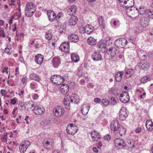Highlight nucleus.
<instances>
[{
	"label": "nucleus",
	"mask_w": 153,
	"mask_h": 153,
	"mask_svg": "<svg viewBox=\"0 0 153 153\" xmlns=\"http://www.w3.org/2000/svg\"><path fill=\"white\" fill-rule=\"evenodd\" d=\"M10 48H11V45L10 43H8L6 48L5 49L4 52L7 54L9 53L10 52Z\"/></svg>",
	"instance_id": "nucleus-44"
},
{
	"label": "nucleus",
	"mask_w": 153,
	"mask_h": 153,
	"mask_svg": "<svg viewBox=\"0 0 153 153\" xmlns=\"http://www.w3.org/2000/svg\"><path fill=\"white\" fill-rule=\"evenodd\" d=\"M27 78L26 77H24L22 79V81L23 83H25L27 80Z\"/></svg>",
	"instance_id": "nucleus-61"
},
{
	"label": "nucleus",
	"mask_w": 153,
	"mask_h": 153,
	"mask_svg": "<svg viewBox=\"0 0 153 153\" xmlns=\"http://www.w3.org/2000/svg\"><path fill=\"white\" fill-rule=\"evenodd\" d=\"M111 23L114 26H119L120 25L119 21L118 20L114 19L111 22Z\"/></svg>",
	"instance_id": "nucleus-47"
},
{
	"label": "nucleus",
	"mask_w": 153,
	"mask_h": 153,
	"mask_svg": "<svg viewBox=\"0 0 153 153\" xmlns=\"http://www.w3.org/2000/svg\"><path fill=\"white\" fill-rule=\"evenodd\" d=\"M76 10V7L75 5L71 6L68 10L67 13L69 15H73Z\"/></svg>",
	"instance_id": "nucleus-27"
},
{
	"label": "nucleus",
	"mask_w": 153,
	"mask_h": 153,
	"mask_svg": "<svg viewBox=\"0 0 153 153\" xmlns=\"http://www.w3.org/2000/svg\"><path fill=\"white\" fill-rule=\"evenodd\" d=\"M123 74L122 71L118 72L115 76V79L116 81L119 82L122 79V76Z\"/></svg>",
	"instance_id": "nucleus-32"
},
{
	"label": "nucleus",
	"mask_w": 153,
	"mask_h": 153,
	"mask_svg": "<svg viewBox=\"0 0 153 153\" xmlns=\"http://www.w3.org/2000/svg\"><path fill=\"white\" fill-rule=\"evenodd\" d=\"M93 27L89 25H86L84 27V32L88 34L91 33L93 31Z\"/></svg>",
	"instance_id": "nucleus-28"
},
{
	"label": "nucleus",
	"mask_w": 153,
	"mask_h": 153,
	"mask_svg": "<svg viewBox=\"0 0 153 153\" xmlns=\"http://www.w3.org/2000/svg\"><path fill=\"white\" fill-rule=\"evenodd\" d=\"M133 70L132 69H128L126 72L125 76L126 78H128L131 77L133 73Z\"/></svg>",
	"instance_id": "nucleus-39"
},
{
	"label": "nucleus",
	"mask_w": 153,
	"mask_h": 153,
	"mask_svg": "<svg viewBox=\"0 0 153 153\" xmlns=\"http://www.w3.org/2000/svg\"><path fill=\"white\" fill-rule=\"evenodd\" d=\"M109 101L106 99H103L101 100V103L105 107L108 106L109 105Z\"/></svg>",
	"instance_id": "nucleus-48"
},
{
	"label": "nucleus",
	"mask_w": 153,
	"mask_h": 153,
	"mask_svg": "<svg viewBox=\"0 0 153 153\" xmlns=\"http://www.w3.org/2000/svg\"><path fill=\"white\" fill-rule=\"evenodd\" d=\"M27 148L25 147L24 145L21 143L19 147V149L20 152L21 153H24L25 152Z\"/></svg>",
	"instance_id": "nucleus-42"
},
{
	"label": "nucleus",
	"mask_w": 153,
	"mask_h": 153,
	"mask_svg": "<svg viewBox=\"0 0 153 153\" xmlns=\"http://www.w3.org/2000/svg\"><path fill=\"white\" fill-rule=\"evenodd\" d=\"M146 126L148 130L152 131L153 130V122L151 120H148L146 122Z\"/></svg>",
	"instance_id": "nucleus-25"
},
{
	"label": "nucleus",
	"mask_w": 153,
	"mask_h": 153,
	"mask_svg": "<svg viewBox=\"0 0 153 153\" xmlns=\"http://www.w3.org/2000/svg\"><path fill=\"white\" fill-rule=\"evenodd\" d=\"M45 38L46 39L48 40H50L52 38L51 34L49 32H46L45 35Z\"/></svg>",
	"instance_id": "nucleus-46"
},
{
	"label": "nucleus",
	"mask_w": 153,
	"mask_h": 153,
	"mask_svg": "<svg viewBox=\"0 0 153 153\" xmlns=\"http://www.w3.org/2000/svg\"><path fill=\"white\" fill-rule=\"evenodd\" d=\"M68 99L70 100L71 103L74 104H77L79 101V97L76 94H73L71 97H68Z\"/></svg>",
	"instance_id": "nucleus-23"
},
{
	"label": "nucleus",
	"mask_w": 153,
	"mask_h": 153,
	"mask_svg": "<svg viewBox=\"0 0 153 153\" xmlns=\"http://www.w3.org/2000/svg\"><path fill=\"white\" fill-rule=\"evenodd\" d=\"M139 68L141 70H144L145 69H147L149 67V63L147 62L142 63V62L139 63Z\"/></svg>",
	"instance_id": "nucleus-31"
},
{
	"label": "nucleus",
	"mask_w": 153,
	"mask_h": 153,
	"mask_svg": "<svg viewBox=\"0 0 153 153\" xmlns=\"http://www.w3.org/2000/svg\"><path fill=\"white\" fill-rule=\"evenodd\" d=\"M91 135L93 140L94 141H98L101 138V136L99 133L95 131H92Z\"/></svg>",
	"instance_id": "nucleus-16"
},
{
	"label": "nucleus",
	"mask_w": 153,
	"mask_h": 153,
	"mask_svg": "<svg viewBox=\"0 0 153 153\" xmlns=\"http://www.w3.org/2000/svg\"><path fill=\"white\" fill-rule=\"evenodd\" d=\"M37 84L36 82H33L30 83V88L31 89L33 90L35 88H37Z\"/></svg>",
	"instance_id": "nucleus-43"
},
{
	"label": "nucleus",
	"mask_w": 153,
	"mask_h": 153,
	"mask_svg": "<svg viewBox=\"0 0 153 153\" xmlns=\"http://www.w3.org/2000/svg\"><path fill=\"white\" fill-rule=\"evenodd\" d=\"M90 106L87 104H84L81 107V111L84 115H86L88 113Z\"/></svg>",
	"instance_id": "nucleus-24"
},
{
	"label": "nucleus",
	"mask_w": 153,
	"mask_h": 153,
	"mask_svg": "<svg viewBox=\"0 0 153 153\" xmlns=\"http://www.w3.org/2000/svg\"><path fill=\"white\" fill-rule=\"evenodd\" d=\"M52 64L54 67H58L61 63L60 59L57 57H54L52 61Z\"/></svg>",
	"instance_id": "nucleus-21"
},
{
	"label": "nucleus",
	"mask_w": 153,
	"mask_h": 153,
	"mask_svg": "<svg viewBox=\"0 0 153 153\" xmlns=\"http://www.w3.org/2000/svg\"><path fill=\"white\" fill-rule=\"evenodd\" d=\"M78 18L75 16H71L69 20V23L70 25H74L77 22Z\"/></svg>",
	"instance_id": "nucleus-29"
},
{
	"label": "nucleus",
	"mask_w": 153,
	"mask_h": 153,
	"mask_svg": "<svg viewBox=\"0 0 153 153\" xmlns=\"http://www.w3.org/2000/svg\"><path fill=\"white\" fill-rule=\"evenodd\" d=\"M69 43L68 42H63L59 47V49L63 52L68 53L69 52Z\"/></svg>",
	"instance_id": "nucleus-10"
},
{
	"label": "nucleus",
	"mask_w": 153,
	"mask_h": 153,
	"mask_svg": "<svg viewBox=\"0 0 153 153\" xmlns=\"http://www.w3.org/2000/svg\"><path fill=\"white\" fill-rule=\"evenodd\" d=\"M69 41L71 42H76L79 40V38L77 35L75 34H71L68 36Z\"/></svg>",
	"instance_id": "nucleus-18"
},
{
	"label": "nucleus",
	"mask_w": 153,
	"mask_h": 153,
	"mask_svg": "<svg viewBox=\"0 0 153 153\" xmlns=\"http://www.w3.org/2000/svg\"><path fill=\"white\" fill-rule=\"evenodd\" d=\"M53 112L55 117H60L63 116L65 112V110L62 106H57L53 108Z\"/></svg>",
	"instance_id": "nucleus-3"
},
{
	"label": "nucleus",
	"mask_w": 153,
	"mask_h": 153,
	"mask_svg": "<svg viewBox=\"0 0 153 153\" xmlns=\"http://www.w3.org/2000/svg\"><path fill=\"white\" fill-rule=\"evenodd\" d=\"M94 101L96 103H99L101 102V100L99 98H94Z\"/></svg>",
	"instance_id": "nucleus-58"
},
{
	"label": "nucleus",
	"mask_w": 153,
	"mask_h": 153,
	"mask_svg": "<svg viewBox=\"0 0 153 153\" xmlns=\"http://www.w3.org/2000/svg\"><path fill=\"white\" fill-rule=\"evenodd\" d=\"M118 2L121 7L125 8L126 10L131 8L134 5V0H118Z\"/></svg>",
	"instance_id": "nucleus-1"
},
{
	"label": "nucleus",
	"mask_w": 153,
	"mask_h": 153,
	"mask_svg": "<svg viewBox=\"0 0 153 153\" xmlns=\"http://www.w3.org/2000/svg\"><path fill=\"white\" fill-rule=\"evenodd\" d=\"M36 9L35 5L32 2L28 3L27 4L25 8V15L27 17H30L31 15H28V11L30 10L32 13H34Z\"/></svg>",
	"instance_id": "nucleus-5"
},
{
	"label": "nucleus",
	"mask_w": 153,
	"mask_h": 153,
	"mask_svg": "<svg viewBox=\"0 0 153 153\" xmlns=\"http://www.w3.org/2000/svg\"><path fill=\"white\" fill-rule=\"evenodd\" d=\"M141 129L140 128H137L135 130L136 133H139L141 131Z\"/></svg>",
	"instance_id": "nucleus-64"
},
{
	"label": "nucleus",
	"mask_w": 153,
	"mask_h": 153,
	"mask_svg": "<svg viewBox=\"0 0 153 153\" xmlns=\"http://www.w3.org/2000/svg\"><path fill=\"white\" fill-rule=\"evenodd\" d=\"M106 45L103 42H99L98 44V48H99L100 51H105L106 50V47H105Z\"/></svg>",
	"instance_id": "nucleus-40"
},
{
	"label": "nucleus",
	"mask_w": 153,
	"mask_h": 153,
	"mask_svg": "<svg viewBox=\"0 0 153 153\" xmlns=\"http://www.w3.org/2000/svg\"><path fill=\"white\" fill-rule=\"evenodd\" d=\"M65 30V27L62 28L61 27V28L59 29V32L60 33H62L64 32Z\"/></svg>",
	"instance_id": "nucleus-60"
},
{
	"label": "nucleus",
	"mask_w": 153,
	"mask_h": 153,
	"mask_svg": "<svg viewBox=\"0 0 153 153\" xmlns=\"http://www.w3.org/2000/svg\"><path fill=\"white\" fill-rule=\"evenodd\" d=\"M43 59V55L38 54L35 56V61L37 64L40 65L42 63Z\"/></svg>",
	"instance_id": "nucleus-19"
},
{
	"label": "nucleus",
	"mask_w": 153,
	"mask_h": 153,
	"mask_svg": "<svg viewBox=\"0 0 153 153\" xmlns=\"http://www.w3.org/2000/svg\"><path fill=\"white\" fill-rule=\"evenodd\" d=\"M104 139L105 140L108 141L110 139V136L109 135H106L104 137Z\"/></svg>",
	"instance_id": "nucleus-59"
},
{
	"label": "nucleus",
	"mask_w": 153,
	"mask_h": 153,
	"mask_svg": "<svg viewBox=\"0 0 153 153\" xmlns=\"http://www.w3.org/2000/svg\"><path fill=\"white\" fill-rule=\"evenodd\" d=\"M66 98L67 99L68 97H64L63 104L65 106L66 108L68 110L70 109V102L69 101V99H66Z\"/></svg>",
	"instance_id": "nucleus-35"
},
{
	"label": "nucleus",
	"mask_w": 153,
	"mask_h": 153,
	"mask_svg": "<svg viewBox=\"0 0 153 153\" xmlns=\"http://www.w3.org/2000/svg\"><path fill=\"white\" fill-rule=\"evenodd\" d=\"M120 100L123 103L128 102L129 100V97L128 94L127 92H125L123 94H121L120 95Z\"/></svg>",
	"instance_id": "nucleus-12"
},
{
	"label": "nucleus",
	"mask_w": 153,
	"mask_h": 153,
	"mask_svg": "<svg viewBox=\"0 0 153 153\" xmlns=\"http://www.w3.org/2000/svg\"><path fill=\"white\" fill-rule=\"evenodd\" d=\"M138 14L143 15L145 13H146L147 10H146L145 7L143 6H140L137 9Z\"/></svg>",
	"instance_id": "nucleus-33"
},
{
	"label": "nucleus",
	"mask_w": 153,
	"mask_h": 153,
	"mask_svg": "<svg viewBox=\"0 0 153 153\" xmlns=\"http://www.w3.org/2000/svg\"><path fill=\"white\" fill-rule=\"evenodd\" d=\"M126 12L127 15L132 19H135L138 16L137 8L133 7L127 8L126 10Z\"/></svg>",
	"instance_id": "nucleus-4"
},
{
	"label": "nucleus",
	"mask_w": 153,
	"mask_h": 153,
	"mask_svg": "<svg viewBox=\"0 0 153 153\" xmlns=\"http://www.w3.org/2000/svg\"><path fill=\"white\" fill-rule=\"evenodd\" d=\"M44 142H45L43 143V146L47 150H50L53 148V142L51 139L48 138Z\"/></svg>",
	"instance_id": "nucleus-13"
},
{
	"label": "nucleus",
	"mask_w": 153,
	"mask_h": 153,
	"mask_svg": "<svg viewBox=\"0 0 153 153\" xmlns=\"http://www.w3.org/2000/svg\"><path fill=\"white\" fill-rule=\"evenodd\" d=\"M146 13H147V15L150 18L153 19V12L148 10Z\"/></svg>",
	"instance_id": "nucleus-51"
},
{
	"label": "nucleus",
	"mask_w": 153,
	"mask_h": 153,
	"mask_svg": "<svg viewBox=\"0 0 153 153\" xmlns=\"http://www.w3.org/2000/svg\"><path fill=\"white\" fill-rule=\"evenodd\" d=\"M6 91L4 90L1 89V93L2 96H5L6 93Z\"/></svg>",
	"instance_id": "nucleus-62"
},
{
	"label": "nucleus",
	"mask_w": 153,
	"mask_h": 153,
	"mask_svg": "<svg viewBox=\"0 0 153 153\" xmlns=\"http://www.w3.org/2000/svg\"><path fill=\"white\" fill-rule=\"evenodd\" d=\"M129 41L133 44H134L135 42L136 39L133 37L130 36L128 38Z\"/></svg>",
	"instance_id": "nucleus-53"
},
{
	"label": "nucleus",
	"mask_w": 153,
	"mask_h": 153,
	"mask_svg": "<svg viewBox=\"0 0 153 153\" xmlns=\"http://www.w3.org/2000/svg\"><path fill=\"white\" fill-rule=\"evenodd\" d=\"M32 111L35 114L40 115L45 112V109L42 106L37 105L34 107Z\"/></svg>",
	"instance_id": "nucleus-11"
},
{
	"label": "nucleus",
	"mask_w": 153,
	"mask_h": 153,
	"mask_svg": "<svg viewBox=\"0 0 153 153\" xmlns=\"http://www.w3.org/2000/svg\"><path fill=\"white\" fill-rule=\"evenodd\" d=\"M47 15L49 20L51 22H53L55 19L56 14L52 10H48L47 11Z\"/></svg>",
	"instance_id": "nucleus-15"
},
{
	"label": "nucleus",
	"mask_w": 153,
	"mask_h": 153,
	"mask_svg": "<svg viewBox=\"0 0 153 153\" xmlns=\"http://www.w3.org/2000/svg\"><path fill=\"white\" fill-rule=\"evenodd\" d=\"M91 58L94 60L98 61L101 60L102 57L98 52H95L92 54Z\"/></svg>",
	"instance_id": "nucleus-20"
},
{
	"label": "nucleus",
	"mask_w": 153,
	"mask_h": 153,
	"mask_svg": "<svg viewBox=\"0 0 153 153\" xmlns=\"http://www.w3.org/2000/svg\"><path fill=\"white\" fill-rule=\"evenodd\" d=\"M87 42L88 44L91 45H95L97 42L96 40L91 36H90L88 38Z\"/></svg>",
	"instance_id": "nucleus-30"
},
{
	"label": "nucleus",
	"mask_w": 153,
	"mask_h": 153,
	"mask_svg": "<svg viewBox=\"0 0 153 153\" xmlns=\"http://www.w3.org/2000/svg\"><path fill=\"white\" fill-rule=\"evenodd\" d=\"M138 55L139 57L141 58L143 60L147 58V56L145 53L143 54V55H141L140 54H139Z\"/></svg>",
	"instance_id": "nucleus-56"
},
{
	"label": "nucleus",
	"mask_w": 153,
	"mask_h": 153,
	"mask_svg": "<svg viewBox=\"0 0 153 153\" xmlns=\"http://www.w3.org/2000/svg\"><path fill=\"white\" fill-rule=\"evenodd\" d=\"M117 51L115 48L111 47L108 49V52L111 56H113L115 55Z\"/></svg>",
	"instance_id": "nucleus-36"
},
{
	"label": "nucleus",
	"mask_w": 153,
	"mask_h": 153,
	"mask_svg": "<svg viewBox=\"0 0 153 153\" xmlns=\"http://www.w3.org/2000/svg\"><path fill=\"white\" fill-rule=\"evenodd\" d=\"M140 24L144 27L148 26L149 25V19L148 18L142 17L140 19Z\"/></svg>",
	"instance_id": "nucleus-14"
},
{
	"label": "nucleus",
	"mask_w": 153,
	"mask_h": 153,
	"mask_svg": "<svg viewBox=\"0 0 153 153\" xmlns=\"http://www.w3.org/2000/svg\"><path fill=\"white\" fill-rule=\"evenodd\" d=\"M71 59L74 62H78L79 59L78 55L76 53H73L71 55Z\"/></svg>",
	"instance_id": "nucleus-37"
},
{
	"label": "nucleus",
	"mask_w": 153,
	"mask_h": 153,
	"mask_svg": "<svg viewBox=\"0 0 153 153\" xmlns=\"http://www.w3.org/2000/svg\"><path fill=\"white\" fill-rule=\"evenodd\" d=\"M114 144L115 146L118 147L119 148L122 149L125 146H127L129 148L131 149L133 147L134 145L133 144H127L125 145L124 141L123 140H121L119 138H117L115 139L114 141Z\"/></svg>",
	"instance_id": "nucleus-2"
},
{
	"label": "nucleus",
	"mask_w": 153,
	"mask_h": 153,
	"mask_svg": "<svg viewBox=\"0 0 153 153\" xmlns=\"http://www.w3.org/2000/svg\"><path fill=\"white\" fill-rule=\"evenodd\" d=\"M21 143L24 145L27 148L30 145V142L28 140L23 141Z\"/></svg>",
	"instance_id": "nucleus-50"
},
{
	"label": "nucleus",
	"mask_w": 153,
	"mask_h": 153,
	"mask_svg": "<svg viewBox=\"0 0 153 153\" xmlns=\"http://www.w3.org/2000/svg\"><path fill=\"white\" fill-rule=\"evenodd\" d=\"M38 97V95L37 94H35L33 95V98L34 100H36L37 99Z\"/></svg>",
	"instance_id": "nucleus-63"
},
{
	"label": "nucleus",
	"mask_w": 153,
	"mask_h": 153,
	"mask_svg": "<svg viewBox=\"0 0 153 153\" xmlns=\"http://www.w3.org/2000/svg\"><path fill=\"white\" fill-rule=\"evenodd\" d=\"M66 131L68 134L73 135L77 132L78 127L74 125L70 124V126H67Z\"/></svg>",
	"instance_id": "nucleus-8"
},
{
	"label": "nucleus",
	"mask_w": 153,
	"mask_h": 153,
	"mask_svg": "<svg viewBox=\"0 0 153 153\" xmlns=\"http://www.w3.org/2000/svg\"><path fill=\"white\" fill-rule=\"evenodd\" d=\"M41 125L43 127L48 128L50 126V123L48 120H45L41 123Z\"/></svg>",
	"instance_id": "nucleus-38"
},
{
	"label": "nucleus",
	"mask_w": 153,
	"mask_h": 153,
	"mask_svg": "<svg viewBox=\"0 0 153 153\" xmlns=\"http://www.w3.org/2000/svg\"><path fill=\"white\" fill-rule=\"evenodd\" d=\"M119 135L120 136H122L124 135L126 131V128L123 127H121L119 128Z\"/></svg>",
	"instance_id": "nucleus-41"
},
{
	"label": "nucleus",
	"mask_w": 153,
	"mask_h": 153,
	"mask_svg": "<svg viewBox=\"0 0 153 153\" xmlns=\"http://www.w3.org/2000/svg\"><path fill=\"white\" fill-rule=\"evenodd\" d=\"M26 105L28 109L29 108L31 109L32 108L34 107V105L33 102L31 101L28 102L26 104Z\"/></svg>",
	"instance_id": "nucleus-49"
},
{
	"label": "nucleus",
	"mask_w": 153,
	"mask_h": 153,
	"mask_svg": "<svg viewBox=\"0 0 153 153\" xmlns=\"http://www.w3.org/2000/svg\"><path fill=\"white\" fill-rule=\"evenodd\" d=\"M24 104L22 101H20L19 104V108L20 111H22V107L24 106Z\"/></svg>",
	"instance_id": "nucleus-55"
},
{
	"label": "nucleus",
	"mask_w": 153,
	"mask_h": 153,
	"mask_svg": "<svg viewBox=\"0 0 153 153\" xmlns=\"http://www.w3.org/2000/svg\"><path fill=\"white\" fill-rule=\"evenodd\" d=\"M63 15L62 13L59 12L58 13L57 16L56 15V17L55 19L56 20H58L60 19L61 18H62L63 17Z\"/></svg>",
	"instance_id": "nucleus-52"
},
{
	"label": "nucleus",
	"mask_w": 153,
	"mask_h": 153,
	"mask_svg": "<svg viewBox=\"0 0 153 153\" xmlns=\"http://www.w3.org/2000/svg\"><path fill=\"white\" fill-rule=\"evenodd\" d=\"M119 117L121 120H125L128 116V112L124 107H122L120 111Z\"/></svg>",
	"instance_id": "nucleus-9"
},
{
	"label": "nucleus",
	"mask_w": 153,
	"mask_h": 153,
	"mask_svg": "<svg viewBox=\"0 0 153 153\" xmlns=\"http://www.w3.org/2000/svg\"><path fill=\"white\" fill-rule=\"evenodd\" d=\"M120 125L118 120H114L112 121L110 125V128L111 130L113 131H117L119 128Z\"/></svg>",
	"instance_id": "nucleus-17"
},
{
	"label": "nucleus",
	"mask_w": 153,
	"mask_h": 153,
	"mask_svg": "<svg viewBox=\"0 0 153 153\" xmlns=\"http://www.w3.org/2000/svg\"><path fill=\"white\" fill-rule=\"evenodd\" d=\"M30 77L31 79L35 80L38 82L40 80V78L39 76L34 73L31 74L30 75Z\"/></svg>",
	"instance_id": "nucleus-34"
},
{
	"label": "nucleus",
	"mask_w": 153,
	"mask_h": 153,
	"mask_svg": "<svg viewBox=\"0 0 153 153\" xmlns=\"http://www.w3.org/2000/svg\"><path fill=\"white\" fill-rule=\"evenodd\" d=\"M50 80L53 83L59 85L63 82L64 79L59 75H53L51 76Z\"/></svg>",
	"instance_id": "nucleus-7"
},
{
	"label": "nucleus",
	"mask_w": 153,
	"mask_h": 153,
	"mask_svg": "<svg viewBox=\"0 0 153 153\" xmlns=\"http://www.w3.org/2000/svg\"><path fill=\"white\" fill-rule=\"evenodd\" d=\"M98 20L99 26L101 28L104 29L105 24L104 17L102 16H100L98 17Z\"/></svg>",
	"instance_id": "nucleus-22"
},
{
	"label": "nucleus",
	"mask_w": 153,
	"mask_h": 153,
	"mask_svg": "<svg viewBox=\"0 0 153 153\" xmlns=\"http://www.w3.org/2000/svg\"><path fill=\"white\" fill-rule=\"evenodd\" d=\"M111 102H110V103L112 105H115L117 102L115 100L114 98V97H112L111 98Z\"/></svg>",
	"instance_id": "nucleus-54"
},
{
	"label": "nucleus",
	"mask_w": 153,
	"mask_h": 153,
	"mask_svg": "<svg viewBox=\"0 0 153 153\" xmlns=\"http://www.w3.org/2000/svg\"><path fill=\"white\" fill-rule=\"evenodd\" d=\"M69 87L68 85L63 84L60 87V91L62 94L67 93L69 91Z\"/></svg>",
	"instance_id": "nucleus-26"
},
{
	"label": "nucleus",
	"mask_w": 153,
	"mask_h": 153,
	"mask_svg": "<svg viewBox=\"0 0 153 153\" xmlns=\"http://www.w3.org/2000/svg\"><path fill=\"white\" fill-rule=\"evenodd\" d=\"M150 80V79L149 76H144L141 79L140 82L141 83H144L148 81H149Z\"/></svg>",
	"instance_id": "nucleus-45"
},
{
	"label": "nucleus",
	"mask_w": 153,
	"mask_h": 153,
	"mask_svg": "<svg viewBox=\"0 0 153 153\" xmlns=\"http://www.w3.org/2000/svg\"><path fill=\"white\" fill-rule=\"evenodd\" d=\"M127 40L124 38H120L116 40L114 42L115 45L117 47L124 48L127 44Z\"/></svg>",
	"instance_id": "nucleus-6"
},
{
	"label": "nucleus",
	"mask_w": 153,
	"mask_h": 153,
	"mask_svg": "<svg viewBox=\"0 0 153 153\" xmlns=\"http://www.w3.org/2000/svg\"><path fill=\"white\" fill-rule=\"evenodd\" d=\"M16 97L14 98L13 99L11 100V103L13 105L15 104L16 102Z\"/></svg>",
	"instance_id": "nucleus-57"
}]
</instances>
